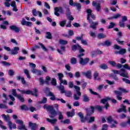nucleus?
<instances>
[{
	"label": "nucleus",
	"instance_id": "nucleus-12",
	"mask_svg": "<svg viewBox=\"0 0 130 130\" xmlns=\"http://www.w3.org/2000/svg\"><path fill=\"white\" fill-rule=\"evenodd\" d=\"M21 24L23 26H26L27 27H31L33 25V23L31 22L26 21L25 18H22Z\"/></svg>",
	"mask_w": 130,
	"mask_h": 130
},
{
	"label": "nucleus",
	"instance_id": "nucleus-39",
	"mask_svg": "<svg viewBox=\"0 0 130 130\" xmlns=\"http://www.w3.org/2000/svg\"><path fill=\"white\" fill-rule=\"evenodd\" d=\"M99 67L100 69H102V70H107V69H108V66L105 63L101 64Z\"/></svg>",
	"mask_w": 130,
	"mask_h": 130
},
{
	"label": "nucleus",
	"instance_id": "nucleus-46",
	"mask_svg": "<svg viewBox=\"0 0 130 130\" xmlns=\"http://www.w3.org/2000/svg\"><path fill=\"white\" fill-rule=\"evenodd\" d=\"M39 82H40V85L41 86L44 85V83H45V81H44V79H43V77H40Z\"/></svg>",
	"mask_w": 130,
	"mask_h": 130
},
{
	"label": "nucleus",
	"instance_id": "nucleus-23",
	"mask_svg": "<svg viewBox=\"0 0 130 130\" xmlns=\"http://www.w3.org/2000/svg\"><path fill=\"white\" fill-rule=\"evenodd\" d=\"M107 120H108V122H109V123H111V122H112V121L114 122V123H115V124H117V123H118L117 121L112 119V117L111 116H109L107 118Z\"/></svg>",
	"mask_w": 130,
	"mask_h": 130
},
{
	"label": "nucleus",
	"instance_id": "nucleus-30",
	"mask_svg": "<svg viewBox=\"0 0 130 130\" xmlns=\"http://www.w3.org/2000/svg\"><path fill=\"white\" fill-rule=\"evenodd\" d=\"M118 90L119 92L122 93V95L123 93H126L128 92V91L126 89H124L121 87H119Z\"/></svg>",
	"mask_w": 130,
	"mask_h": 130
},
{
	"label": "nucleus",
	"instance_id": "nucleus-53",
	"mask_svg": "<svg viewBox=\"0 0 130 130\" xmlns=\"http://www.w3.org/2000/svg\"><path fill=\"white\" fill-rule=\"evenodd\" d=\"M51 84L53 86H56V79L55 78H52Z\"/></svg>",
	"mask_w": 130,
	"mask_h": 130
},
{
	"label": "nucleus",
	"instance_id": "nucleus-6",
	"mask_svg": "<svg viewBox=\"0 0 130 130\" xmlns=\"http://www.w3.org/2000/svg\"><path fill=\"white\" fill-rule=\"evenodd\" d=\"M17 91L21 92V94H26V95H31L32 96H35V97H38V89L35 88L33 89V91L30 90H24L18 89Z\"/></svg>",
	"mask_w": 130,
	"mask_h": 130
},
{
	"label": "nucleus",
	"instance_id": "nucleus-13",
	"mask_svg": "<svg viewBox=\"0 0 130 130\" xmlns=\"http://www.w3.org/2000/svg\"><path fill=\"white\" fill-rule=\"evenodd\" d=\"M9 28L11 30V31H14L16 33H19V32H20V30H21L20 27H19L15 25H12L10 26L9 27Z\"/></svg>",
	"mask_w": 130,
	"mask_h": 130
},
{
	"label": "nucleus",
	"instance_id": "nucleus-16",
	"mask_svg": "<svg viewBox=\"0 0 130 130\" xmlns=\"http://www.w3.org/2000/svg\"><path fill=\"white\" fill-rule=\"evenodd\" d=\"M82 75L87 79H92V72H91V70H88L86 72H82Z\"/></svg>",
	"mask_w": 130,
	"mask_h": 130
},
{
	"label": "nucleus",
	"instance_id": "nucleus-54",
	"mask_svg": "<svg viewBox=\"0 0 130 130\" xmlns=\"http://www.w3.org/2000/svg\"><path fill=\"white\" fill-rule=\"evenodd\" d=\"M51 80V78H50V77L46 76V81L45 82L46 84H47V85H48V84H49V81Z\"/></svg>",
	"mask_w": 130,
	"mask_h": 130
},
{
	"label": "nucleus",
	"instance_id": "nucleus-41",
	"mask_svg": "<svg viewBox=\"0 0 130 130\" xmlns=\"http://www.w3.org/2000/svg\"><path fill=\"white\" fill-rule=\"evenodd\" d=\"M98 38H99V39L106 38V35H104V34H99L98 35Z\"/></svg>",
	"mask_w": 130,
	"mask_h": 130
},
{
	"label": "nucleus",
	"instance_id": "nucleus-40",
	"mask_svg": "<svg viewBox=\"0 0 130 130\" xmlns=\"http://www.w3.org/2000/svg\"><path fill=\"white\" fill-rule=\"evenodd\" d=\"M95 109L98 110L100 112H102L103 111V109H102V107L100 105H96L95 106Z\"/></svg>",
	"mask_w": 130,
	"mask_h": 130
},
{
	"label": "nucleus",
	"instance_id": "nucleus-60",
	"mask_svg": "<svg viewBox=\"0 0 130 130\" xmlns=\"http://www.w3.org/2000/svg\"><path fill=\"white\" fill-rule=\"evenodd\" d=\"M61 84H63L66 86L68 85V81L66 80H62L60 81V85H61Z\"/></svg>",
	"mask_w": 130,
	"mask_h": 130
},
{
	"label": "nucleus",
	"instance_id": "nucleus-37",
	"mask_svg": "<svg viewBox=\"0 0 130 130\" xmlns=\"http://www.w3.org/2000/svg\"><path fill=\"white\" fill-rule=\"evenodd\" d=\"M24 73L28 79H31V76H30V73H29V71H28V70L24 69Z\"/></svg>",
	"mask_w": 130,
	"mask_h": 130
},
{
	"label": "nucleus",
	"instance_id": "nucleus-10",
	"mask_svg": "<svg viewBox=\"0 0 130 130\" xmlns=\"http://www.w3.org/2000/svg\"><path fill=\"white\" fill-rule=\"evenodd\" d=\"M60 14H63V13H64V11L63 10V8H62V7H56L54 8V15H55V16H57V17H59Z\"/></svg>",
	"mask_w": 130,
	"mask_h": 130
},
{
	"label": "nucleus",
	"instance_id": "nucleus-28",
	"mask_svg": "<svg viewBox=\"0 0 130 130\" xmlns=\"http://www.w3.org/2000/svg\"><path fill=\"white\" fill-rule=\"evenodd\" d=\"M109 100H111V98L107 96L106 98L103 99L101 100V103H102V104H105V103H106L107 101H109Z\"/></svg>",
	"mask_w": 130,
	"mask_h": 130
},
{
	"label": "nucleus",
	"instance_id": "nucleus-24",
	"mask_svg": "<svg viewBox=\"0 0 130 130\" xmlns=\"http://www.w3.org/2000/svg\"><path fill=\"white\" fill-rule=\"evenodd\" d=\"M112 44L111 42L106 40L105 42H104L103 43L100 44V45H103V46H107V47H109V46H110Z\"/></svg>",
	"mask_w": 130,
	"mask_h": 130
},
{
	"label": "nucleus",
	"instance_id": "nucleus-17",
	"mask_svg": "<svg viewBox=\"0 0 130 130\" xmlns=\"http://www.w3.org/2000/svg\"><path fill=\"white\" fill-rule=\"evenodd\" d=\"M114 94H116V95H117L116 99H117V100H119V101L122 100V97L121 96H122V94L121 92H120V91L118 90H114Z\"/></svg>",
	"mask_w": 130,
	"mask_h": 130
},
{
	"label": "nucleus",
	"instance_id": "nucleus-48",
	"mask_svg": "<svg viewBox=\"0 0 130 130\" xmlns=\"http://www.w3.org/2000/svg\"><path fill=\"white\" fill-rule=\"evenodd\" d=\"M47 102V99L45 97H44L43 99L41 100V101L39 102V103L41 104H45Z\"/></svg>",
	"mask_w": 130,
	"mask_h": 130
},
{
	"label": "nucleus",
	"instance_id": "nucleus-47",
	"mask_svg": "<svg viewBox=\"0 0 130 130\" xmlns=\"http://www.w3.org/2000/svg\"><path fill=\"white\" fill-rule=\"evenodd\" d=\"M108 62H109V64H110L113 68H114V67L116 66V62H115V61H114L109 60Z\"/></svg>",
	"mask_w": 130,
	"mask_h": 130
},
{
	"label": "nucleus",
	"instance_id": "nucleus-62",
	"mask_svg": "<svg viewBox=\"0 0 130 130\" xmlns=\"http://www.w3.org/2000/svg\"><path fill=\"white\" fill-rule=\"evenodd\" d=\"M120 126H122V127H125L127 125V122H122L120 123Z\"/></svg>",
	"mask_w": 130,
	"mask_h": 130
},
{
	"label": "nucleus",
	"instance_id": "nucleus-49",
	"mask_svg": "<svg viewBox=\"0 0 130 130\" xmlns=\"http://www.w3.org/2000/svg\"><path fill=\"white\" fill-rule=\"evenodd\" d=\"M61 122H63L64 124H70L71 123V120H70V119H66L63 121H61Z\"/></svg>",
	"mask_w": 130,
	"mask_h": 130
},
{
	"label": "nucleus",
	"instance_id": "nucleus-55",
	"mask_svg": "<svg viewBox=\"0 0 130 130\" xmlns=\"http://www.w3.org/2000/svg\"><path fill=\"white\" fill-rule=\"evenodd\" d=\"M39 45H40V46H41L42 49L44 50V51H47V48L45 47V46H44L43 44H42V43H39Z\"/></svg>",
	"mask_w": 130,
	"mask_h": 130
},
{
	"label": "nucleus",
	"instance_id": "nucleus-61",
	"mask_svg": "<svg viewBox=\"0 0 130 130\" xmlns=\"http://www.w3.org/2000/svg\"><path fill=\"white\" fill-rule=\"evenodd\" d=\"M126 21H127V16H122V19L121 22H123L125 23V22H126Z\"/></svg>",
	"mask_w": 130,
	"mask_h": 130
},
{
	"label": "nucleus",
	"instance_id": "nucleus-27",
	"mask_svg": "<svg viewBox=\"0 0 130 130\" xmlns=\"http://www.w3.org/2000/svg\"><path fill=\"white\" fill-rule=\"evenodd\" d=\"M83 101L87 103L90 101V98H89L87 94H84L83 95Z\"/></svg>",
	"mask_w": 130,
	"mask_h": 130
},
{
	"label": "nucleus",
	"instance_id": "nucleus-26",
	"mask_svg": "<svg viewBox=\"0 0 130 130\" xmlns=\"http://www.w3.org/2000/svg\"><path fill=\"white\" fill-rule=\"evenodd\" d=\"M89 92L91 94H92V95H95L98 96V98H99V99H101V98H102L101 95L100 94H99L98 93H97L96 92L93 91V89L90 88Z\"/></svg>",
	"mask_w": 130,
	"mask_h": 130
},
{
	"label": "nucleus",
	"instance_id": "nucleus-58",
	"mask_svg": "<svg viewBox=\"0 0 130 130\" xmlns=\"http://www.w3.org/2000/svg\"><path fill=\"white\" fill-rule=\"evenodd\" d=\"M119 25L121 28H124L125 27V23L122 21H119Z\"/></svg>",
	"mask_w": 130,
	"mask_h": 130
},
{
	"label": "nucleus",
	"instance_id": "nucleus-38",
	"mask_svg": "<svg viewBox=\"0 0 130 130\" xmlns=\"http://www.w3.org/2000/svg\"><path fill=\"white\" fill-rule=\"evenodd\" d=\"M74 7H76L78 11H81V9H82V5L81 4L79 3H77L74 5Z\"/></svg>",
	"mask_w": 130,
	"mask_h": 130
},
{
	"label": "nucleus",
	"instance_id": "nucleus-11",
	"mask_svg": "<svg viewBox=\"0 0 130 130\" xmlns=\"http://www.w3.org/2000/svg\"><path fill=\"white\" fill-rule=\"evenodd\" d=\"M92 6L95 8L96 12H100V11H101V4H100V3H97V2L95 1H93Z\"/></svg>",
	"mask_w": 130,
	"mask_h": 130
},
{
	"label": "nucleus",
	"instance_id": "nucleus-36",
	"mask_svg": "<svg viewBox=\"0 0 130 130\" xmlns=\"http://www.w3.org/2000/svg\"><path fill=\"white\" fill-rule=\"evenodd\" d=\"M16 98H17V99H18V100H19V101H20L22 103L25 102V99H24L23 96H21V95L18 94Z\"/></svg>",
	"mask_w": 130,
	"mask_h": 130
},
{
	"label": "nucleus",
	"instance_id": "nucleus-52",
	"mask_svg": "<svg viewBox=\"0 0 130 130\" xmlns=\"http://www.w3.org/2000/svg\"><path fill=\"white\" fill-rule=\"evenodd\" d=\"M32 14L33 16H34L35 17H37V16L38 15V11H37L36 9H34L32 11Z\"/></svg>",
	"mask_w": 130,
	"mask_h": 130
},
{
	"label": "nucleus",
	"instance_id": "nucleus-1",
	"mask_svg": "<svg viewBox=\"0 0 130 130\" xmlns=\"http://www.w3.org/2000/svg\"><path fill=\"white\" fill-rule=\"evenodd\" d=\"M44 109H47L48 111H49L51 115L49 116L50 118H53L56 116V115H58V119L59 120H62L63 119V115H62V112L57 111H55L53 108V107L52 106H47V104H45L44 105Z\"/></svg>",
	"mask_w": 130,
	"mask_h": 130
},
{
	"label": "nucleus",
	"instance_id": "nucleus-2",
	"mask_svg": "<svg viewBox=\"0 0 130 130\" xmlns=\"http://www.w3.org/2000/svg\"><path fill=\"white\" fill-rule=\"evenodd\" d=\"M86 13L87 14L86 20L88 21V23L90 24V28H92L93 30H96L97 29V25H98V21L93 22V20L90 19V17L93 20L96 19V16L94 14L92 13V11L91 9H87L86 10Z\"/></svg>",
	"mask_w": 130,
	"mask_h": 130
},
{
	"label": "nucleus",
	"instance_id": "nucleus-44",
	"mask_svg": "<svg viewBox=\"0 0 130 130\" xmlns=\"http://www.w3.org/2000/svg\"><path fill=\"white\" fill-rule=\"evenodd\" d=\"M71 64H76L77 63V59L75 57H72L71 59Z\"/></svg>",
	"mask_w": 130,
	"mask_h": 130
},
{
	"label": "nucleus",
	"instance_id": "nucleus-14",
	"mask_svg": "<svg viewBox=\"0 0 130 130\" xmlns=\"http://www.w3.org/2000/svg\"><path fill=\"white\" fill-rule=\"evenodd\" d=\"M28 125L31 130H37V128H38V124L36 123L29 122Z\"/></svg>",
	"mask_w": 130,
	"mask_h": 130
},
{
	"label": "nucleus",
	"instance_id": "nucleus-51",
	"mask_svg": "<svg viewBox=\"0 0 130 130\" xmlns=\"http://www.w3.org/2000/svg\"><path fill=\"white\" fill-rule=\"evenodd\" d=\"M12 94L14 97H17L19 94H17V91L15 89H12Z\"/></svg>",
	"mask_w": 130,
	"mask_h": 130
},
{
	"label": "nucleus",
	"instance_id": "nucleus-45",
	"mask_svg": "<svg viewBox=\"0 0 130 130\" xmlns=\"http://www.w3.org/2000/svg\"><path fill=\"white\" fill-rule=\"evenodd\" d=\"M67 24V20H64L63 21H60L59 25L61 27H64Z\"/></svg>",
	"mask_w": 130,
	"mask_h": 130
},
{
	"label": "nucleus",
	"instance_id": "nucleus-5",
	"mask_svg": "<svg viewBox=\"0 0 130 130\" xmlns=\"http://www.w3.org/2000/svg\"><path fill=\"white\" fill-rule=\"evenodd\" d=\"M78 115L80 118L81 122L82 123H85L86 121H87L88 123H91V122L95 121V117H90L89 120V118L88 117L84 116L82 112H79L78 113Z\"/></svg>",
	"mask_w": 130,
	"mask_h": 130
},
{
	"label": "nucleus",
	"instance_id": "nucleus-34",
	"mask_svg": "<svg viewBox=\"0 0 130 130\" xmlns=\"http://www.w3.org/2000/svg\"><path fill=\"white\" fill-rule=\"evenodd\" d=\"M59 43L61 45H67V44L68 43V42L67 40L60 39L59 40Z\"/></svg>",
	"mask_w": 130,
	"mask_h": 130
},
{
	"label": "nucleus",
	"instance_id": "nucleus-64",
	"mask_svg": "<svg viewBox=\"0 0 130 130\" xmlns=\"http://www.w3.org/2000/svg\"><path fill=\"white\" fill-rule=\"evenodd\" d=\"M91 57H96L97 56V53H96V51H93L91 52Z\"/></svg>",
	"mask_w": 130,
	"mask_h": 130
},
{
	"label": "nucleus",
	"instance_id": "nucleus-19",
	"mask_svg": "<svg viewBox=\"0 0 130 130\" xmlns=\"http://www.w3.org/2000/svg\"><path fill=\"white\" fill-rule=\"evenodd\" d=\"M121 108H119L117 110V112H118V113H120V112H122V111L124 112V113H126V112H127V110H126V107L125 106L121 105Z\"/></svg>",
	"mask_w": 130,
	"mask_h": 130
},
{
	"label": "nucleus",
	"instance_id": "nucleus-43",
	"mask_svg": "<svg viewBox=\"0 0 130 130\" xmlns=\"http://www.w3.org/2000/svg\"><path fill=\"white\" fill-rule=\"evenodd\" d=\"M21 110H25V111H28L29 110V108L27 107L26 105H23L21 107Z\"/></svg>",
	"mask_w": 130,
	"mask_h": 130
},
{
	"label": "nucleus",
	"instance_id": "nucleus-3",
	"mask_svg": "<svg viewBox=\"0 0 130 130\" xmlns=\"http://www.w3.org/2000/svg\"><path fill=\"white\" fill-rule=\"evenodd\" d=\"M78 51L79 54L77 55V57L79 58V63L81 66H86L88 62L90 61V59L88 57L84 59L82 58V56L85 55V49H83L81 46H78Z\"/></svg>",
	"mask_w": 130,
	"mask_h": 130
},
{
	"label": "nucleus",
	"instance_id": "nucleus-56",
	"mask_svg": "<svg viewBox=\"0 0 130 130\" xmlns=\"http://www.w3.org/2000/svg\"><path fill=\"white\" fill-rule=\"evenodd\" d=\"M1 109H8V106L5 104H0Z\"/></svg>",
	"mask_w": 130,
	"mask_h": 130
},
{
	"label": "nucleus",
	"instance_id": "nucleus-42",
	"mask_svg": "<svg viewBox=\"0 0 130 130\" xmlns=\"http://www.w3.org/2000/svg\"><path fill=\"white\" fill-rule=\"evenodd\" d=\"M90 108L91 109V112H87V115H89V114H92V113H93L94 111H95V107H93V106H90Z\"/></svg>",
	"mask_w": 130,
	"mask_h": 130
},
{
	"label": "nucleus",
	"instance_id": "nucleus-21",
	"mask_svg": "<svg viewBox=\"0 0 130 130\" xmlns=\"http://www.w3.org/2000/svg\"><path fill=\"white\" fill-rule=\"evenodd\" d=\"M93 80L97 81H100L101 80V78L99 77V73L97 71L94 72L93 75Z\"/></svg>",
	"mask_w": 130,
	"mask_h": 130
},
{
	"label": "nucleus",
	"instance_id": "nucleus-63",
	"mask_svg": "<svg viewBox=\"0 0 130 130\" xmlns=\"http://www.w3.org/2000/svg\"><path fill=\"white\" fill-rule=\"evenodd\" d=\"M121 15L120 14H116L115 15L112 16L113 19H118V18H120Z\"/></svg>",
	"mask_w": 130,
	"mask_h": 130
},
{
	"label": "nucleus",
	"instance_id": "nucleus-15",
	"mask_svg": "<svg viewBox=\"0 0 130 130\" xmlns=\"http://www.w3.org/2000/svg\"><path fill=\"white\" fill-rule=\"evenodd\" d=\"M120 71V73H121V72H123L120 74L121 77H123V78H126L127 79H128V78H129L128 77V74L126 73V70L124 69V68L121 69Z\"/></svg>",
	"mask_w": 130,
	"mask_h": 130
},
{
	"label": "nucleus",
	"instance_id": "nucleus-20",
	"mask_svg": "<svg viewBox=\"0 0 130 130\" xmlns=\"http://www.w3.org/2000/svg\"><path fill=\"white\" fill-rule=\"evenodd\" d=\"M66 9V15L67 17H69L71 15H72V12H71V9L69 6H66L65 7Z\"/></svg>",
	"mask_w": 130,
	"mask_h": 130
},
{
	"label": "nucleus",
	"instance_id": "nucleus-32",
	"mask_svg": "<svg viewBox=\"0 0 130 130\" xmlns=\"http://www.w3.org/2000/svg\"><path fill=\"white\" fill-rule=\"evenodd\" d=\"M79 46H80V45L79 44H77V45H74L73 46H72V51H76L77 50H78L79 49Z\"/></svg>",
	"mask_w": 130,
	"mask_h": 130
},
{
	"label": "nucleus",
	"instance_id": "nucleus-29",
	"mask_svg": "<svg viewBox=\"0 0 130 130\" xmlns=\"http://www.w3.org/2000/svg\"><path fill=\"white\" fill-rule=\"evenodd\" d=\"M17 80H18V81H20L21 80L22 84L23 85H26V81H25V78H24V77L17 76Z\"/></svg>",
	"mask_w": 130,
	"mask_h": 130
},
{
	"label": "nucleus",
	"instance_id": "nucleus-35",
	"mask_svg": "<svg viewBox=\"0 0 130 130\" xmlns=\"http://www.w3.org/2000/svg\"><path fill=\"white\" fill-rule=\"evenodd\" d=\"M67 114L68 117H73V116H74V115H75V111L72 110L71 111V112H67Z\"/></svg>",
	"mask_w": 130,
	"mask_h": 130
},
{
	"label": "nucleus",
	"instance_id": "nucleus-7",
	"mask_svg": "<svg viewBox=\"0 0 130 130\" xmlns=\"http://www.w3.org/2000/svg\"><path fill=\"white\" fill-rule=\"evenodd\" d=\"M2 117L3 118H4L5 121H8L9 129L12 130L13 128L16 129V128H17V125L15 123L13 124L12 121H10V115H6V114H3L2 115Z\"/></svg>",
	"mask_w": 130,
	"mask_h": 130
},
{
	"label": "nucleus",
	"instance_id": "nucleus-33",
	"mask_svg": "<svg viewBox=\"0 0 130 130\" xmlns=\"http://www.w3.org/2000/svg\"><path fill=\"white\" fill-rule=\"evenodd\" d=\"M1 63L3 66V67H10L11 66V63L6 61H2Z\"/></svg>",
	"mask_w": 130,
	"mask_h": 130
},
{
	"label": "nucleus",
	"instance_id": "nucleus-4",
	"mask_svg": "<svg viewBox=\"0 0 130 130\" xmlns=\"http://www.w3.org/2000/svg\"><path fill=\"white\" fill-rule=\"evenodd\" d=\"M46 91H48V92L46 93L47 97H51L50 98V100H52V101H54L55 100H57V101H60L61 103H63L64 104H66L67 103V102L66 101L63 100V99H58L55 97V95L51 91H50V89L48 87L46 88Z\"/></svg>",
	"mask_w": 130,
	"mask_h": 130
},
{
	"label": "nucleus",
	"instance_id": "nucleus-25",
	"mask_svg": "<svg viewBox=\"0 0 130 130\" xmlns=\"http://www.w3.org/2000/svg\"><path fill=\"white\" fill-rule=\"evenodd\" d=\"M74 88L76 90L77 94L78 95V96H81L82 95V93H81V88L79 86H78L77 85H75L74 86Z\"/></svg>",
	"mask_w": 130,
	"mask_h": 130
},
{
	"label": "nucleus",
	"instance_id": "nucleus-50",
	"mask_svg": "<svg viewBox=\"0 0 130 130\" xmlns=\"http://www.w3.org/2000/svg\"><path fill=\"white\" fill-rule=\"evenodd\" d=\"M115 26V23L114 22H111L110 25L107 27L108 29H112V28H114Z\"/></svg>",
	"mask_w": 130,
	"mask_h": 130
},
{
	"label": "nucleus",
	"instance_id": "nucleus-9",
	"mask_svg": "<svg viewBox=\"0 0 130 130\" xmlns=\"http://www.w3.org/2000/svg\"><path fill=\"white\" fill-rule=\"evenodd\" d=\"M57 89L60 91L61 94L64 93L67 97H72V91L69 90L68 92H66V90L64 89V87L62 85H60L59 86H57Z\"/></svg>",
	"mask_w": 130,
	"mask_h": 130
},
{
	"label": "nucleus",
	"instance_id": "nucleus-31",
	"mask_svg": "<svg viewBox=\"0 0 130 130\" xmlns=\"http://www.w3.org/2000/svg\"><path fill=\"white\" fill-rule=\"evenodd\" d=\"M46 120H47V121H48V122H50L52 124H55L56 121H57V119H49V118H47Z\"/></svg>",
	"mask_w": 130,
	"mask_h": 130
},
{
	"label": "nucleus",
	"instance_id": "nucleus-8",
	"mask_svg": "<svg viewBox=\"0 0 130 130\" xmlns=\"http://www.w3.org/2000/svg\"><path fill=\"white\" fill-rule=\"evenodd\" d=\"M114 49H117L119 51H116L115 52V54H120L121 55H123L126 53V49L124 48H121V47L118 46L117 44H115L113 46Z\"/></svg>",
	"mask_w": 130,
	"mask_h": 130
},
{
	"label": "nucleus",
	"instance_id": "nucleus-18",
	"mask_svg": "<svg viewBox=\"0 0 130 130\" xmlns=\"http://www.w3.org/2000/svg\"><path fill=\"white\" fill-rule=\"evenodd\" d=\"M19 50H20L19 47H15L13 49L11 50V54H12V55H17V54L19 53L18 52Z\"/></svg>",
	"mask_w": 130,
	"mask_h": 130
},
{
	"label": "nucleus",
	"instance_id": "nucleus-57",
	"mask_svg": "<svg viewBox=\"0 0 130 130\" xmlns=\"http://www.w3.org/2000/svg\"><path fill=\"white\" fill-rule=\"evenodd\" d=\"M57 76L58 77L59 81H61L62 78H63V74L62 73H58Z\"/></svg>",
	"mask_w": 130,
	"mask_h": 130
},
{
	"label": "nucleus",
	"instance_id": "nucleus-22",
	"mask_svg": "<svg viewBox=\"0 0 130 130\" xmlns=\"http://www.w3.org/2000/svg\"><path fill=\"white\" fill-rule=\"evenodd\" d=\"M31 73H32V74H37L38 76H41L42 75V71L38 70L36 69H33L31 70Z\"/></svg>",
	"mask_w": 130,
	"mask_h": 130
},
{
	"label": "nucleus",
	"instance_id": "nucleus-59",
	"mask_svg": "<svg viewBox=\"0 0 130 130\" xmlns=\"http://www.w3.org/2000/svg\"><path fill=\"white\" fill-rule=\"evenodd\" d=\"M46 34V38H47V39H52V35H51V33H47Z\"/></svg>",
	"mask_w": 130,
	"mask_h": 130
}]
</instances>
